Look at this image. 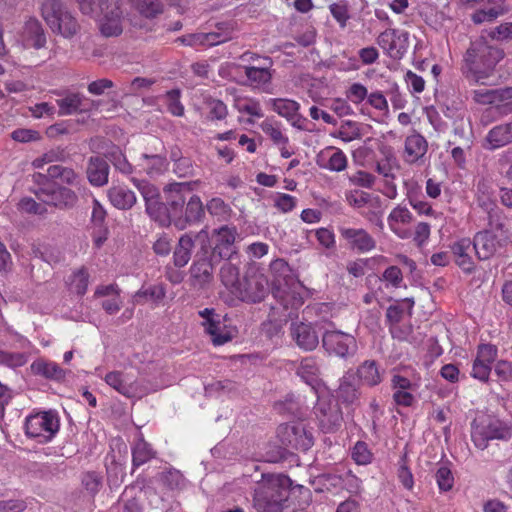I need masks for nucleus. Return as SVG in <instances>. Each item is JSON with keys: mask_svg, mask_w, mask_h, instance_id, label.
Wrapping results in <instances>:
<instances>
[{"mask_svg": "<svg viewBox=\"0 0 512 512\" xmlns=\"http://www.w3.org/2000/svg\"><path fill=\"white\" fill-rule=\"evenodd\" d=\"M504 51L491 45L484 37L471 42L463 57L462 72L475 84L490 85L496 66L504 58Z\"/></svg>", "mask_w": 512, "mask_h": 512, "instance_id": "nucleus-1", "label": "nucleus"}, {"mask_svg": "<svg viewBox=\"0 0 512 512\" xmlns=\"http://www.w3.org/2000/svg\"><path fill=\"white\" fill-rule=\"evenodd\" d=\"M288 478L263 474L262 481L254 490L253 506L258 512H281L289 498L286 487Z\"/></svg>", "mask_w": 512, "mask_h": 512, "instance_id": "nucleus-2", "label": "nucleus"}, {"mask_svg": "<svg viewBox=\"0 0 512 512\" xmlns=\"http://www.w3.org/2000/svg\"><path fill=\"white\" fill-rule=\"evenodd\" d=\"M41 16L50 30L65 39H71L80 31V24L68 7L60 0H44Z\"/></svg>", "mask_w": 512, "mask_h": 512, "instance_id": "nucleus-3", "label": "nucleus"}, {"mask_svg": "<svg viewBox=\"0 0 512 512\" xmlns=\"http://www.w3.org/2000/svg\"><path fill=\"white\" fill-rule=\"evenodd\" d=\"M196 237L199 248L189 269L190 285L202 289L212 282L214 269L220 262L207 252V229L198 231Z\"/></svg>", "mask_w": 512, "mask_h": 512, "instance_id": "nucleus-4", "label": "nucleus"}, {"mask_svg": "<svg viewBox=\"0 0 512 512\" xmlns=\"http://www.w3.org/2000/svg\"><path fill=\"white\" fill-rule=\"evenodd\" d=\"M489 230L478 232L473 241V249L480 260H487L505 247L510 241V232L503 223L489 220Z\"/></svg>", "mask_w": 512, "mask_h": 512, "instance_id": "nucleus-5", "label": "nucleus"}, {"mask_svg": "<svg viewBox=\"0 0 512 512\" xmlns=\"http://www.w3.org/2000/svg\"><path fill=\"white\" fill-rule=\"evenodd\" d=\"M510 437L511 429L490 416H478L471 423V439L481 450L486 449L491 440H508Z\"/></svg>", "mask_w": 512, "mask_h": 512, "instance_id": "nucleus-6", "label": "nucleus"}, {"mask_svg": "<svg viewBox=\"0 0 512 512\" xmlns=\"http://www.w3.org/2000/svg\"><path fill=\"white\" fill-rule=\"evenodd\" d=\"M59 430V420L52 411L29 415L25 421V432L30 438H39V442L50 441Z\"/></svg>", "mask_w": 512, "mask_h": 512, "instance_id": "nucleus-7", "label": "nucleus"}, {"mask_svg": "<svg viewBox=\"0 0 512 512\" xmlns=\"http://www.w3.org/2000/svg\"><path fill=\"white\" fill-rule=\"evenodd\" d=\"M277 437L282 445L301 451H307L314 443L312 431L303 422L281 424Z\"/></svg>", "mask_w": 512, "mask_h": 512, "instance_id": "nucleus-8", "label": "nucleus"}, {"mask_svg": "<svg viewBox=\"0 0 512 512\" xmlns=\"http://www.w3.org/2000/svg\"><path fill=\"white\" fill-rule=\"evenodd\" d=\"M314 414L319 427L326 433L337 431L343 422V413L338 401L330 396H318Z\"/></svg>", "mask_w": 512, "mask_h": 512, "instance_id": "nucleus-9", "label": "nucleus"}, {"mask_svg": "<svg viewBox=\"0 0 512 512\" xmlns=\"http://www.w3.org/2000/svg\"><path fill=\"white\" fill-rule=\"evenodd\" d=\"M268 291V279L263 274L253 273L244 277L236 290H233V294L243 302L260 303Z\"/></svg>", "mask_w": 512, "mask_h": 512, "instance_id": "nucleus-10", "label": "nucleus"}, {"mask_svg": "<svg viewBox=\"0 0 512 512\" xmlns=\"http://www.w3.org/2000/svg\"><path fill=\"white\" fill-rule=\"evenodd\" d=\"M322 346L329 355L343 359L353 356L358 348L355 337L340 330L326 331Z\"/></svg>", "mask_w": 512, "mask_h": 512, "instance_id": "nucleus-11", "label": "nucleus"}, {"mask_svg": "<svg viewBox=\"0 0 512 512\" xmlns=\"http://www.w3.org/2000/svg\"><path fill=\"white\" fill-rule=\"evenodd\" d=\"M214 246L210 244V235L207 231V252L221 262L223 259H229L235 251V239L237 230L235 227L224 225L213 230Z\"/></svg>", "mask_w": 512, "mask_h": 512, "instance_id": "nucleus-12", "label": "nucleus"}, {"mask_svg": "<svg viewBox=\"0 0 512 512\" xmlns=\"http://www.w3.org/2000/svg\"><path fill=\"white\" fill-rule=\"evenodd\" d=\"M239 67L245 73V85L270 93L268 87L271 85L274 73L272 59H264L259 65H240Z\"/></svg>", "mask_w": 512, "mask_h": 512, "instance_id": "nucleus-13", "label": "nucleus"}, {"mask_svg": "<svg viewBox=\"0 0 512 512\" xmlns=\"http://www.w3.org/2000/svg\"><path fill=\"white\" fill-rule=\"evenodd\" d=\"M193 190L190 182L171 183L164 188L166 209L171 215V224L175 226V218L183 212L186 195Z\"/></svg>", "mask_w": 512, "mask_h": 512, "instance_id": "nucleus-14", "label": "nucleus"}, {"mask_svg": "<svg viewBox=\"0 0 512 512\" xmlns=\"http://www.w3.org/2000/svg\"><path fill=\"white\" fill-rule=\"evenodd\" d=\"M377 44L393 59H400L407 50L408 33L397 29H386L377 38Z\"/></svg>", "mask_w": 512, "mask_h": 512, "instance_id": "nucleus-15", "label": "nucleus"}, {"mask_svg": "<svg viewBox=\"0 0 512 512\" xmlns=\"http://www.w3.org/2000/svg\"><path fill=\"white\" fill-rule=\"evenodd\" d=\"M121 1L117 0L115 5L105 6L100 15L97 16L99 28L105 37L118 36L123 31V11L121 9Z\"/></svg>", "mask_w": 512, "mask_h": 512, "instance_id": "nucleus-16", "label": "nucleus"}, {"mask_svg": "<svg viewBox=\"0 0 512 512\" xmlns=\"http://www.w3.org/2000/svg\"><path fill=\"white\" fill-rule=\"evenodd\" d=\"M155 153H143L139 159L138 166L150 177L163 174L168 168V161L162 142L152 138Z\"/></svg>", "mask_w": 512, "mask_h": 512, "instance_id": "nucleus-17", "label": "nucleus"}, {"mask_svg": "<svg viewBox=\"0 0 512 512\" xmlns=\"http://www.w3.org/2000/svg\"><path fill=\"white\" fill-rule=\"evenodd\" d=\"M339 233L353 251L367 253L376 248V240L363 228L340 227Z\"/></svg>", "mask_w": 512, "mask_h": 512, "instance_id": "nucleus-18", "label": "nucleus"}, {"mask_svg": "<svg viewBox=\"0 0 512 512\" xmlns=\"http://www.w3.org/2000/svg\"><path fill=\"white\" fill-rule=\"evenodd\" d=\"M41 193L43 194L41 202L59 209H70L78 201V196L73 190L56 182L49 190Z\"/></svg>", "mask_w": 512, "mask_h": 512, "instance_id": "nucleus-19", "label": "nucleus"}, {"mask_svg": "<svg viewBox=\"0 0 512 512\" xmlns=\"http://www.w3.org/2000/svg\"><path fill=\"white\" fill-rule=\"evenodd\" d=\"M336 401L346 406L358 405L361 397L360 384L356 374L348 370L339 379V386L336 390Z\"/></svg>", "mask_w": 512, "mask_h": 512, "instance_id": "nucleus-20", "label": "nucleus"}, {"mask_svg": "<svg viewBox=\"0 0 512 512\" xmlns=\"http://www.w3.org/2000/svg\"><path fill=\"white\" fill-rule=\"evenodd\" d=\"M414 217L405 205L394 207L387 217L390 230L399 238L407 239L411 236L408 226L413 222Z\"/></svg>", "mask_w": 512, "mask_h": 512, "instance_id": "nucleus-21", "label": "nucleus"}, {"mask_svg": "<svg viewBox=\"0 0 512 512\" xmlns=\"http://www.w3.org/2000/svg\"><path fill=\"white\" fill-rule=\"evenodd\" d=\"M316 164L321 169L331 172H342L348 166V159L340 148L327 146L317 154Z\"/></svg>", "mask_w": 512, "mask_h": 512, "instance_id": "nucleus-22", "label": "nucleus"}, {"mask_svg": "<svg viewBox=\"0 0 512 512\" xmlns=\"http://www.w3.org/2000/svg\"><path fill=\"white\" fill-rule=\"evenodd\" d=\"M181 213L175 218V228L185 230L188 226L199 223L205 217V206L198 195H192Z\"/></svg>", "mask_w": 512, "mask_h": 512, "instance_id": "nucleus-23", "label": "nucleus"}, {"mask_svg": "<svg viewBox=\"0 0 512 512\" xmlns=\"http://www.w3.org/2000/svg\"><path fill=\"white\" fill-rule=\"evenodd\" d=\"M290 331L297 346L305 351H312L319 344L318 334L311 324L292 323Z\"/></svg>", "mask_w": 512, "mask_h": 512, "instance_id": "nucleus-24", "label": "nucleus"}, {"mask_svg": "<svg viewBox=\"0 0 512 512\" xmlns=\"http://www.w3.org/2000/svg\"><path fill=\"white\" fill-rule=\"evenodd\" d=\"M272 110L279 116L286 118L292 126L303 129L302 118L299 115L300 105L298 102L286 98H271L267 102Z\"/></svg>", "mask_w": 512, "mask_h": 512, "instance_id": "nucleus-25", "label": "nucleus"}, {"mask_svg": "<svg viewBox=\"0 0 512 512\" xmlns=\"http://www.w3.org/2000/svg\"><path fill=\"white\" fill-rule=\"evenodd\" d=\"M427 150V140L414 130L404 142V161L408 164H415L426 155Z\"/></svg>", "mask_w": 512, "mask_h": 512, "instance_id": "nucleus-26", "label": "nucleus"}, {"mask_svg": "<svg viewBox=\"0 0 512 512\" xmlns=\"http://www.w3.org/2000/svg\"><path fill=\"white\" fill-rule=\"evenodd\" d=\"M197 235L198 232H187L180 236L173 253V262L176 267L182 268L190 261L192 249L195 243H198Z\"/></svg>", "mask_w": 512, "mask_h": 512, "instance_id": "nucleus-27", "label": "nucleus"}, {"mask_svg": "<svg viewBox=\"0 0 512 512\" xmlns=\"http://www.w3.org/2000/svg\"><path fill=\"white\" fill-rule=\"evenodd\" d=\"M487 148L495 150L512 143V120L494 126L485 137Z\"/></svg>", "mask_w": 512, "mask_h": 512, "instance_id": "nucleus-28", "label": "nucleus"}, {"mask_svg": "<svg viewBox=\"0 0 512 512\" xmlns=\"http://www.w3.org/2000/svg\"><path fill=\"white\" fill-rule=\"evenodd\" d=\"M456 264L466 273L474 270V262L471 257L473 249L472 241L469 238H462L451 246Z\"/></svg>", "mask_w": 512, "mask_h": 512, "instance_id": "nucleus-29", "label": "nucleus"}, {"mask_svg": "<svg viewBox=\"0 0 512 512\" xmlns=\"http://www.w3.org/2000/svg\"><path fill=\"white\" fill-rule=\"evenodd\" d=\"M109 166L101 157H91L87 167V176L92 185L102 186L108 181Z\"/></svg>", "mask_w": 512, "mask_h": 512, "instance_id": "nucleus-30", "label": "nucleus"}, {"mask_svg": "<svg viewBox=\"0 0 512 512\" xmlns=\"http://www.w3.org/2000/svg\"><path fill=\"white\" fill-rule=\"evenodd\" d=\"M108 197L114 207L122 210H128L136 203L134 192L125 186L111 187L108 190Z\"/></svg>", "mask_w": 512, "mask_h": 512, "instance_id": "nucleus-31", "label": "nucleus"}, {"mask_svg": "<svg viewBox=\"0 0 512 512\" xmlns=\"http://www.w3.org/2000/svg\"><path fill=\"white\" fill-rule=\"evenodd\" d=\"M477 205L486 211L489 220H494L497 216L498 209L493 201V192L489 184L485 181H479L476 190Z\"/></svg>", "mask_w": 512, "mask_h": 512, "instance_id": "nucleus-32", "label": "nucleus"}, {"mask_svg": "<svg viewBox=\"0 0 512 512\" xmlns=\"http://www.w3.org/2000/svg\"><path fill=\"white\" fill-rule=\"evenodd\" d=\"M49 176L53 179V182L59 180L61 184L67 186L76 187L81 182V176L74 169L66 167L60 164L50 165L48 167Z\"/></svg>", "mask_w": 512, "mask_h": 512, "instance_id": "nucleus-33", "label": "nucleus"}, {"mask_svg": "<svg viewBox=\"0 0 512 512\" xmlns=\"http://www.w3.org/2000/svg\"><path fill=\"white\" fill-rule=\"evenodd\" d=\"M355 374L363 384L371 387L382 382V375L376 361L374 360L364 361L359 365Z\"/></svg>", "mask_w": 512, "mask_h": 512, "instance_id": "nucleus-34", "label": "nucleus"}, {"mask_svg": "<svg viewBox=\"0 0 512 512\" xmlns=\"http://www.w3.org/2000/svg\"><path fill=\"white\" fill-rule=\"evenodd\" d=\"M84 100V96L79 93H67L63 98L56 101L59 106L58 115L67 116L86 111L83 107Z\"/></svg>", "mask_w": 512, "mask_h": 512, "instance_id": "nucleus-35", "label": "nucleus"}, {"mask_svg": "<svg viewBox=\"0 0 512 512\" xmlns=\"http://www.w3.org/2000/svg\"><path fill=\"white\" fill-rule=\"evenodd\" d=\"M24 36L28 44L36 49H40L46 44L43 27L35 18H31L25 23Z\"/></svg>", "mask_w": 512, "mask_h": 512, "instance_id": "nucleus-36", "label": "nucleus"}, {"mask_svg": "<svg viewBox=\"0 0 512 512\" xmlns=\"http://www.w3.org/2000/svg\"><path fill=\"white\" fill-rule=\"evenodd\" d=\"M205 208L209 215L219 222H227L234 215L231 206L220 197H213L208 200Z\"/></svg>", "mask_w": 512, "mask_h": 512, "instance_id": "nucleus-37", "label": "nucleus"}, {"mask_svg": "<svg viewBox=\"0 0 512 512\" xmlns=\"http://www.w3.org/2000/svg\"><path fill=\"white\" fill-rule=\"evenodd\" d=\"M31 369L36 375L51 380H61L65 377V371L57 363L52 361L39 359L32 363Z\"/></svg>", "mask_w": 512, "mask_h": 512, "instance_id": "nucleus-38", "label": "nucleus"}, {"mask_svg": "<svg viewBox=\"0 0 512 512\" xmlns=\"http://www.w3.org/2000/svg\"><path fill=\"white\" fill-rule=\"evenodd\" d=\"M155 451L151 445L146 442L142 434H139L138 439L132 447V463L134 467H139L155 457Z\"/></svg>", "mask_w": 512, "mask_h": 512, "instance_id": "nucleus-39", "label": "nucleus"}, {"mask_svg": "<svg viewBox=\"0 0 512 512\" xmlns=\"http://www.w3.org/2000/svg\"><path fill=\"white\" fill-rule=\"evenodd\" d=\"M205 331L210 335L212 343L216 346L223 345L233 338V335L227 329L221 316L216 320H211L210 324L205 328Z\"/></svg>", "mask_w": 512, "mask_h": 512, "instance_id": "nucleus-40", "label": "nucleus"}, {"mask_svg": "<svg viewBox=\"0 0 512 512\" xmlns=\"http://www.w3.org/2000/svg\"><path fill=\"white\" fill-rule=\"evenodd\" d=\"M298 288V284L293 285L292 287H288L287 289L276 287L273 290V295L275 298L279 299L285 308H298L303 304L302 296L299 292L296 291Z\"/></svg>", "mask_w": 512, "mask_h": 512, "instance_id": "nucleus-41", "label": "nucleus"}, {"mask_svg": "<svg viewBox=\"0 0 512 512\" xmlns=\"http://www.w3.org/2000/svg\"><path fill=\"white\" fill-rule=\"evenodd\" d=\"M145 211L154 222L161 227H169L171 225V215L166 209L165 203L161 198L145 204Z\"/></svg>", "mask_w": 512, "mask_h": 512, "instance_id": "nucleus-42", "label": "nucleus"}, {"mask_svg": "<svg viewBox=\"0 0 512 512\" xmlns=\"http://www.w3.org/2000/svg\"><path fill=\"white\" fill-rule=\"evenodd\" d=\"M166 296V289L162 284L150 285L142 287L134 295V302L143 304L147 301L158 304Z\"/></svg>", "mask_w": 512, "mask_h": 512, "instance_id": "nucleus-43", "label": "nucleus"}, {"mask_svg": "<svg viewBox=\"0 0 512 512\" xmlns=\"http://www.w3.org/2000/svg\"><path fill=\"white\" fill-rule=\"evenodd\" d=\"M330 135L346 143L352 142L362 137L361 125L355 121L345 120L342 121L339 128Z\"/></svg>", "mask_w": 512, "mask_h": 512, "instance_id": "nucleus-44", "label": "nucleus"}, {"mask_svg": "<svg viewBox=\"0 0 512 512\" xmlns=\"http://www.w3.org/2000/svg\"><path fill=\"white\" fill-rule=\"evenodd\" d=\"M297 374L312 388H315V383L319 375V366L314 357H306L297 368Z\"/></svg>", "mask_w": 512, "mask_h": 512, "instance_id": "nucleus-45", "label": "nucleus"}, {"mask_svg": "<svg viewBox=\"0 0 512 512\" xmlns=\"http://www.w3.org/2000/svg\"><path fill=\"white\" fill-rule=\"evenodd\" d=\"M233 31V26L229 23L217 24L215 31L205 33L206 46H215L231 40L233 37Z\"/></svg>", "mask_w": 512, "mask_h": 512, "instance_id": "nucleus-46", "label": "nucleus"}, {"mask_svg": "<svg viewBox=\"0 0 512 512\" xmlns=\"http://www.w3.org/2000/svg\"><path fill=\"white\" fill-rule=\"evenodd\" d=\"M67 159V153L62 147H54L46 151L39 157L32 161V166L36 169H41L47 164L55 162H64Z\"/></svg>", "mask_w": 512, "mask_h": 512, "instance_id": "nucleus-47", "label": "nucleus"}, {"mask_svg": "<svg viewBox=\"0 0 512 512\" xmlns=\"http://www.w3.org/2000/svg\"><path fill=\"white\" fill-rule=\"evenodd\" d=\"M260 127L275 145L288 144L289 139L282 132L281 124L279 122L272 119H266L261 123Z\"/></svg>", "mask_w": 512, "mask_h": 512, "instance_id": "nucleus-48", "label": "nucleus"}, {"mask_svg": "<svg viewBox=\"0 0 512 512\" xmlns=\"http://www.w3.org/2000/svg\"><path fill=\"white\" fill-rule=\"evenodd\" d=\"M82 14L97 17L105 6L115 5L117 0H75Z\"/></svg>", "mask_w": 512, "mask_h": 512, "instance_id": "nucleus-49", "label": "nucleus"}, {"mask_svg": "<svg viewBox=\"0 0 512 512\" xmlns=\"http://www.w3.org/2000/svg\"><path fill=\"white\" fill-rule=\"evenodd\" d=\"M105 382L115 389L118 393L130 397L132 394V388L127 383L124 374L120 371H112L106 374L104 378Z\"/></svg>", "mask_w": 512, "mask_h": 512, "instance_id": "nucleus-50", "label": "nucleus"}, {"mask_svg": "<svg viewBox=\"0 0 512 512\" xmlns=\"http://www.w3.org/2000/svg\"><path fill=\"white\" fill-rule=\"evenodd\" d=\"M89 283V273L85 267H81L75 271L70 277V290L77 295H84L87 291Z\"/></svg>", "mask_w": 512, "mask_h": 512, "instance_id": "nucleus-51", "label": "nucleus"}, {"mask_svg": "<svg viewBox=\"0 0 512 512\" xmlns=\"http://www.w3.org/2000/svg\"><path fill=\"white\" fill-rule=\"evenodd\" d=\"M403 317V309L396 305H391L388 307L386 311V319L390 325V331L393 337L398 338L400 340H407V336L402 333V331H398L397 325L401 321Z\"/></svg>", "mask_w": 512, "mask_h": 512, "instance_id": "nucleus-52", "label": "nucleus"}, {"mask_svg": "<svg viewBox=\"0 0 512 512\" xmlns=\"http://www.w3.org/2000/svg\"><path fill=\"white\" fill-rule=\"evenodd\" d=\"M130 3L147 18H153L162 12V5L158 0H130Z\"/></svg>", "mask_w": 512, "mask_h": 512, "instance_id": "nucleus-53", "label": "nucleus"}, {"mask_svg": "<svg viewBox=\"0 0 512 512\" xmlns=\"http://www.w3.org/2000/svg\"><path fill=\"white\" fill-rule=\"evenodd\" d=\"M220 277L222 283L233 293L236 287L241 282L239 281V270L236 266L228 263L222 266L220 270Z\"/></svg>", "mask_w": 512, "mask_h": 512, "instance_id": "nucleus-54", "label": "nucleus"}, {"mask_svg": "<svg viewBox=\"0 0 512 512\" xmlns=\"http://www.w3.org/2000/svg\"><path fill=\"white\" fill-rule=\"evenodd\" d=\"M275 408L282 414H288L294 417H301L303 415L301 404L294 395H289L284 401L276 403Z\"/></svg>", "mask_w": 512, "mask_h": 512, "instance_id": "nucleus-55", "label": "nucleus"}, {"mask_svg": "<svg viewBox=\"0 0 512 512\" xmlns=\"http://www.w3.org/2000/svg\"><path fill=\"white\" fill-rule=\"evenodd\" d=\"M497 357V348L492 344H481L478 346L477 355L474 363L481 366L491 367V364Z\"/></svg>", "mask_w": 512, "mask_h": 512, "instance_id": "nucleus-56", "label": "nucleus"}, {"mask_svg": "<svg viewBox=\"0 0 512 512\" xmlns=\"http://www.w3.org/2000/svg\"><path fill=\"white\" fill-rule=\"evenodd\" d=\"M336 479L350 494L357 495L361 493L362 480L353 474L352 471L349 470L337 476Z\"/></svg>", "mask_w": 512, "mask_h": 512, "instance_id": "nucleus-57", "label": "nucleus"}, {"mask_svg": "<svg viewBox=\"0 0 512 512\" xmlns=\"http://www.w3.org/2000/svg\"><path fill=\"white\" fill-rule=\"evenodd\" d=\"M132 182L143 197L145 204L160 199V192L155 185L135 178L132 179Z\"/></svg>", "mask_w": 512, "mask_h": 512, "instance_id": "nucleus-58", "label": "nucleus"}, {"mask_svg": "<svg viewBox=\"0 0 512 512\" xmlns=\"http://www.w3.org/2000/svg\"><path fill=\"white\" fill-rule=\"evenodd\" d=\"M351 457L358 465H368L373 460V453L367 443L358 441L352 448Z\"/></svg>", "mask_w": 512, "mask_h": 512, "instance_id": "nucleus-59", "label": "nucleus"}, {"mask_svg": "<svg viewBox=\"0 0 512 512\" xmlns=\"http://www.w3.org/2000/svg\"><path fill=\"white\" fill-rule=\"evenodd\" d=\"M329 10L340 27H346L347 21L350 19L348 2L346 0H339L338 2L330 4Z\"/></svg>", "mask_w": 512, "mask_h": 512, "instance_id": "nucleus-60", "label": "nucleus"}, {"mask_svg": "<svg viewBox=\"0 0 512 512\" xmlns=\"http://www.w3.org/2000/svg\"><path fill=\"white\" fill-rule=\"evenodd\" d=\"M27 363V356L21 352H7L0 350V364L9 368H17Z\"/></svg>", "mask_w": 512, "mask_h": 512, "instance_id": "nucleus-61", "label": "nucleus"}, {"mask_svg": "<svg viewBox=\"0 0 512 512\" xmlns=\"http://www.w3.org/2000/svg\"><path fill=\"white\" fill-rule=\"evenodd\" d=\"M33 183L35 184V188L32 189V192L36 195V197L41 200L43 194L41 193L44 190H49L53 187V179L49 176V172L46 174L43 173H34L32 175Z\"/></svg>", "mask_w": 512, "mask_h": 512, "instance_id": "nucleus-62", "label": "nucleus"}, {"mask_svg": "<svg viewBox=\"0 0 512 512\" xmlns=\"http://www.w3.org/2000/svg\"><path fill=\"white\" fill-rule=\"evenodd\" d=\"M346 200L354 208H363L368 202L377 201L373 194L364 191H351L346 194Z\"/></svg>", "mask_w": 512, "mask_h": 512, "instance_id": "nucleus-63", "label": "nucleus"}, {"mask_svg": "<svg viewBox=\"0 0 512 512\" xmlns=\"http://www.w3.org/2000/svg\"><path fill=\"white\" fill-rule=\"evenodd\" d=\"M381 279L386 283L387 287L400 288L403 283V274L399 267L389 266L384 270Z\"/></svg>", "mask_w": 512, "mask_h": 512, "instance_id": "nucleus-64", "label": "nucleus"}]
</instances>
